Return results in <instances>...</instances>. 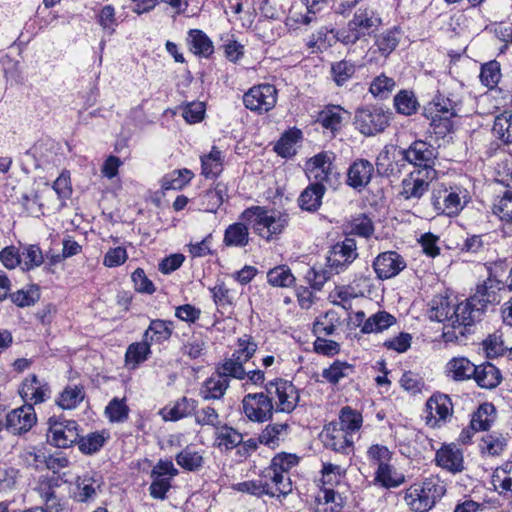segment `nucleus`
<instances>
[{"label": "nucleus", "instance_id": "obj_8", "mask_svg": "<svg viewBox=\"0 0 512 512\" xmlns=\"http://www.w3.org/2000/svg\"><path fill=\"white\" fill-rule=\"evenodd\" d=\"M277 96L278 92L274 85L259 84L244 93L243 104L250 111L263 114L275 107Z\"/></svg>", "mask_w": 512, "mask_h": 512}, {"label": "nucleus", "instance_id": "obj_28", "mask_svg": "<svg viewBox=\"0 0 512 512\" xmlns=\"http://www.w3.org/2000/svg\"><path fill=\"white\" fill-rule=\"evenodd\" d=\"M477 371L474 374V380L477 385L484 389H494L502 381L500 370L490 362L477 365Z\"/></svg>", "mask_w": 512, "mask_h": 512}, {"label": "nucleus", "instance_id": "obj_22", "mask_svg": "<svg viewBox=\"0 0 512 512\" xmlns=\"http://www.w3.org/2000/svg\"><path fill=\"white\" fill-rule=\"evenodd\" d=\"M259 480L268 485V490L272 493H267L271 497L286 496L292 491V482L289 475L281 474L278 470L271 465L266 467L259 476Z\"/></svg>", "mask_w": 512, "mask_h": 512}, {"label": "nucleus", "instance_id": "obj_44", "mask_svg": "<svg viewBox=\"0 0 512 512\" xmlns=\"http://www.w3.org/2000/svg\"><path fill=\"white\" fill-rule=\"evenodd\" d=\"M202 174L206 178L217 177L223 169L222 153L217 147L213 146L208 155L201 157Z\"/></svg>", "mask_w": 512, "mask_h": 512}, {"label": "nucleus", "instance_id": "obj_64", "mask_svg": "<svg viewBox=\"0 0 512 512\" xmlns=\"http://www.w3.org/2000/svg\"><path fill=\"white\" fill-rule=\"evenodd\" d=\"M19 458L26 467L39 470L45 464L46 454L41 449L31 447L23 450Z\"/></svg>", "mask_w": 512, "mask_h": 512}, {"label": "nucleus", "instance_id": "obj_7", "mask_svg": "<svg viewBox=\"0 0 512 512\" xmlns=\"http://www.w3.org/2000/svg\"><path fill=\"white\" fill-rule=\"evenodd\" d=\"M47 441L58 448H68L79 441L78 424L74 420L48 419Z\"/></svg>", "mask_w": 512, "mask_h": 512}, {"label": "nucleus", "instance_id": "obj_21", "mask_svg": "<svg viewBox=\"0 0 512 512\" xmlns=\"http://www.w3.org/2000/svg\"><path fill=\"white\" fill-rule=\"evenodd\" d=\"M434 179H436V177L426 178L424 172L413 170L402 180L400 195L405 200H419L428 192L430 183Z\"/></svg>", "mask_w": 512, "mask_h": 512}, {"label": "nucleus", "instance_id": "obj_9", "mask_svg": "<svg viewBox=\"0 0 512 512\" xmlns=\"http://www.w3.org/2000/svg\"><path fill=\"white\" fill-rule=\"evenodd\" d=\"M390 113L377 107H364L355 113V126L366 136L383 132L389 126Z\"/></svg>", "mask_w": 512, "mask_h": 512}, {"label": "nucleus", "instance_id": "obj_16", "mask_svg": "<svg viewBox=\"0 0 512 512\" xmlns=\"http://www.w3.org/2000/svg\"><path fill=\"white\" fill-rule=\"evenodd\" d=\"M322 438L324 446L337 453L348 455L353 451V438L339 428L337 422H330L324 427Z\"/></svg>", "mask_w": 512, "mask_h": 512}, {"label": "nucleus", "instance_id": "obj_12", "mask_svg": "<svg viewBox=\"0 0 512 512\" xmlns=\"http://www.w3.org/2000/svg\"><path fill=\"white\" fill-rule=\"evenodd\" d=\"M431 204L437 214H444L453 217L459 214L464 208L460 193L453 188L440 187L433 190Z\"/></svg>", "mask_w": 512, "mask_h": 512}, {"label": "nucleus", "instance_id": "obj_35", "mask_svg": "<svg viewBox=\"0 0 512 512\" xmlns=\"http://www.w3.org/2000/svg\"><path fill=\"white\" fill-rule=\"evenodd\" d=\"M197 403L194 399L182 397L175 402L173 407L164 408L162 416L164 420L177 421L194 413Z\"/></svg>", "mask_w": 512, "mask_h": 512}, {"label": "nucleus", "instance_id": "obj_5", "mask_svg": "<svg viewBox=\"0 0 512 512\" xmlns=\"http://www.w3.org/2000/svg\"><path fill=\"white\" fill-rule=\"evenodd\" d=\"M380 24L381 19L374 10L360 8L348 22L347 29L337 32V39L345 45L355 44L362 37L370 35Z\"/></svg>", "mask_w": 512, "mask_h": 512}, {"label": "nucleus", "instance_id": "obj_54", "mask_svg": "<svg viewBox=\"0 0 512 512\" xmlns=\"http://www.w3.org/2000/svg\"><path fill=\"white\" fill-rule=\"evenodd\" d=\"M506 444V439L501 434L492 433L482 437L479 448L482 454L496 456L503 452Z\"/></svg>", "mask_w": 512, "mask_h": 512}, {"label": "nucleus", "instance_id": "obj_14", "mask_svg": "<svg viewBox=\"0 0 512 512\" xmlns=\"http://www.w3.org/2000/svg\"><path fill=\"white\" fill-rule=\"evenodd\" d=\"M426 424L432 428L440 427L453 413L451 399L446 394H433L426 402Z\"/></svg>", "mask_w": 512, "mask_h": 512}, {"label": "nucleus", "instance_id": "obj_59", "mask_svg": "<svg viewBox=\"0 0 512 512\" xmlns=\"http://www.w3.org/2000/svg\"><path fill=\"white\" fill-rule=\"evenodd\" d=\"M355 65L350 61L341 60L331 65V75L337 86L344 85L355 74Z\"/></svg>", "mask_w": 512, "mask_h": 512}, {"label": "nucleus", "instance_id": "obj_49", "mask_svg": "<svg viewBox=\"0 0 512 512\" xmlns=\"http://www.w3.org/2000/svg\"><path fill=\"white\" fill-rule=\"evenodd\" d=\"M302 132L299 129L286 131L275 145V151L282 157L295 154V145L301 140Z\"/></svg>", "mask_w": 512, "mask_h": 512}, {"label": "nucleus", "instance_id": "obj_56", "mask_svg": "<svg viewBox=\"0 0 512 512\" xmlns=\"http://www.w3.org/2000/svg\"><path fill=\"white\" fill-rule=\"evenodd\" d=\"M106 438L103 433L92 432L86 436L79 435V441L76 442L79 450L85 455L97 453L105 444Z\"/></svg>", "mask_w": 512, "mask_h": 512}, {"label": "nucleus", "instance_id": "obj_29", "mask_svg": "<svg viewBox=\"0 0 512 512\" xmlns=\"http://www.w3.org/2000/svg\"><path fill=\"white\" fill-rule=\"evenodd\" d=\"M325 191V185L310 183L298 198L299 207L308 212H316L322 204Z\"/></svg>", "mask_w": 512, "mask_h": 512}, {"label": "nucleus", "instance_id": "obj_15", "mask_svg": "<svg viewBox=\"0 0 512 512\" xmlns=\"http://www.w3.org/2000/svg\"><path fill=\"white\" fill-rule=\"evenodd\" d=\"M19 394L25 405L41 404L51 397V388L44 379H39L35 374L28 375L21 384Z\"/></svg>", "mask_w": 512, "mask_h": 512}, {"label": "nucleus", "instance_id": "obj_63", "mask_svg": "<svg viewBox=\"0 0 512 512\" xmlns=\"http://www.w3.org/2000/svg\"><path fill=\"white\" fill-rule=\"evenodd\" d=\"M335 274L336 273L326 263V267L320 270H317L315 267L310 268L307 271L305 278L313 289L320 290L323 285Z\"/></svg>", "mask_w": 512, "mask_h": 512}, {"label": "nucleus", "instance_id": "obj_46", "mask_svg": "<svg viewBox=\"0 0 512 512\" xmlns=\"http://www.w3.org/2000/svg\"><path fill=\"white\" fill-rule=\"evenodd\" d=\"M98 485L96 484V480L86 474L83 476H79L76 479V491L74 492V498L78 502H90L96 497V488Z\"/></svg>", "mask_w": 512, "mask_h": 512}, {"label": "nucleus", "instance_id": "obj_4", "mask_svg": "<svg viewBox=\"0 0 512 512\" xmlns=\"http://www.w3.org/2000/svg\"><path fill=\"white\" fill-rule=\"evenodd\" d=\"M438 154L437 147L421 139L413 141L407 148L399 151L401 159L413 165L414 171L424 172L426 178L437 177L435 165Z\"/></svg>", "mask_w": 512, "mask_h": 512}, {"label": "nucleus", "instance_id": "obj_3", "mask_svg": "<svg viewBox=\"0 0 512 512\" xmlns=\"http://www.w3.org/2000/svg\"><path fill=\"white\" fill-rule=\"evenodd\" d=\"M445 493V485L438 478H427L421 484L407 489L404 501L412 511L427 512Z\"/></svg>", "mask_w": 512, "mask_h": 512}, {"label": "nucleus", "instance_id": "obj_55", "mask_svg": "<svg viewBox=\"0 0 512 512\" xmlns=\"http://www.w3.org/2000/svg\"><path fill=\"white\" fill-rule=\"evenodd\" d=\"M395 86V80L382 73L372 80L369 91L376 98L386 99L393 92Z\"/></svg>", "mask_w": 512, "mask_h": 512}, {"label": "nucleus", "instance_id": "obj_25", "mask_svg": "<svg viewBox=\"0 0 512 512\" xmlns=\"http://www.w3.org/2000/svg\"><path fill=\"white\" fill-rule=\"evenodd\" d=\"M401 39V31L394 27L375 36L374 45L370 48V53H379L383 58H387L398 46Z\"/></svg>", "mask_w": 512, "mask_h": 512}, {"label": "nucleus", "instance_id": "obj_27", "mask_svg": "<svg viewBox=\"0 0 512 512\" xmlns=\"http://www.w3.org/2000/svg\"><path fill=\"white\" fill-rule=\"evenodd\" d=\"M347 112L338 105H328L319 112L316 122L319 123L324 129L335 135L340 130L344 115Z\"/></svg>", "mask_w": 512, "mask_h": 512}, {"label": "nucleus", "instance_id": "obj_30", "mask_svg": "<svg viewBox=\"0 0 512 512\" xmlns=\"http://www.w3.org/2000/svg\"><path fill=\"white\" fill-rule=\"evenodd\" d=\"M477 365L466 357H454L446 365V372L455 381H464L474 378Z\"/></svg>", "mask_w": 512, "mask_h": 512}, {"label": "nucleus", "instance_id": "obj_20", "mask_svg": "<svg viewBox=\"0 0 512 512\" xmlns=\"http://www.w3.org/2000/svg\"><path fill=\"white\" fill-rule=\"evenodd\" d=\"M58 486L57 480L47 478L41 480L36 487V491L43 502L41 508L44 512H63L66 509V500L56 492Z\"/></svg>", "mask_w": 512, "mask_h": 512}, {"label": "nucleus", "instance_id": "obj_62", "mask_svg": "<svg viewBox=\"0 0 512 512\" xmlns=\"http://www.w3.org/2000/svg\"><path fill=\"white\" fill-rule=\"evenodd\" d=\"M257 350V344L248 335H244L239 338L237 349L232 354V358L246 363L255 354Z\"/></svg>", "mask_w": 512, "mask_h": 512}, {"label": "nucleus", "instance_id": "obj_6", "mask_svg": "<svg viewBox=\"0 0 512 512\" xmlns=\"http://www.w3.org/2000/svg\"><path fill=\"white\" fill-rule=\"evenodd\" d=\"M265 390L272 400L275 399V412L291 413L300 400L297 387L292 382L281 378L268 382Z\"/></svg>", "mask_w": 512, "mask_h": 512}, {"label": "nucleus", "instance_id": "obj_43", "mask_svg": "<svg viewBox=\"0 0 512 512\" xmlns=\"http://www.w3.org/2000/svg\"><path fill=\"white\" fill-rule=\"evenodd\" d=\"M492 133L504 144L512 142V111H504L495 117Z\"/></svg>", "mask_w": 512, "mask_h": 512}, {"label": "nucleus", "instance_id": "obj_51", "mask_svg": "<svg viewBox=\"0 0 512 512\" xmlns=\"http://www.w3.org/2000/svg\"><path fill=\"white\" fill-rule=\"evenodd\" d=\"M337 39V33L334 35V31L329 30L327 27H321L315 33H313L308 42L307 46L315 51H323L328 47L332 46V42Z\"/></svg>", "mask_w": 512, "mask_h": 512}, {"label": "nucleus", "instance_id": "obj_24", "mask_svg": "<svg viewBox=\"0 0 512 512\" xmlns=\"http://www.w3.org/2000/svg\"><path fill=\"white\" fill-rule=\"evenodd\" d=\"M373 171V165L368 160H356L348 169V185L355 189L367 186L371 181Z\"/></svg>", "mask_w": 512, "mask_h": 512}, {"label": "nucleus", "instance_id": "obj_60", "mask_svg": "<svg viewBox=\"0 0 512 512\" xmlns=\"http://www.w3.org/2000/svg\"><path fill=\"white\" fill-rule=\"evenodd\" d=\"M243 362H240L234 358L225 359L222 364H219L216 371L222 376L229 378H235L243 380L246 377V371L243 367Z\"/></svg>", "mask_w": 512, "mask_h": 512}, {"label": "nucleus", "instance_id": "obj_41", "mask_svg": "<svg viewBox=\"0 0 512 512\" xmlns=\"http://www.w3.org/2000/svg\"><path fill=\"white\" fill-rule=\"evenodd\" d=\"M375 481L385 488H395L400 486L405 477L402 473L398 472L390 462L383 467L380 466L375 471Z\"/></svg>", "mask_w": 512, "mask_h": 512}, {"label": "nucleus", "instance_id": "obj_18", "mask_svg": "<svg viewBox=\"0 0 512 512\" xmlns=\"http://www.w3.org/2000/svg\"><path fill=\"white\" fill-rule=\"evenodd\" d=\"M435 463L442 469L457 474L464 471L463 451L456 444H443L435 453Z\"/></svg>", "mask_w": 512, "mask_h": 512}, {"label": "nucleus", "instance_id": "obj_50", "mask_svg": "<svg viewBox=\"0 0 512 512\" xmlns=\"http://www.w3.org/2000/svg\"><path fill=\"white\" fill-rule=\"evenodd\" d=\"M396 321L395 317L391 314L382 311L370 316L362 325L361 331L363 333L381 332L389 328Z\"/></svg>", "mask_w": 512, "mask_h": 512}, {"label": "nucleus", "instance_id": "obj_31", "mask_svg": "<svg viewBox=\"0 0 512 512\" xmlns=\"http://www.w3.org/2000/svg\"><path fill=\"white\" fill-rule=\"evenodd\" d=\"M229 387V380L227 377H222L217 371L211 375L205 382L200 390V394L205 400H218L221 399Z\"/></svg>", "mask_w": 512, "mask_h": 512}, {"label": "nucleus", "instance_id": "obj_52", "mask_svg": "<svg viewBox=\"0 0 512 512\" xmlns=\"http://www.w3.org/2000/svg\"><path fill=\"white\" fill-rule=\"evenodd\" d=\"M193 177L188 169L174 170L162 179V188L165 190H180L187 185Z\"/></svg>", "mask_w": 512, "mask_h": 512}, {"label": "nucleus", "instance_id": "obj_33", "mask_svg": "<svg viewBox=\"0 0 512 512\" xmlns=\"http://www.w3.org/2000/svg\"><path fill=\"white\" fill-rule=\"evenodd\" d=\"M497 418L496 408L492 403L484 402L471 415L470 423L479 431H487Z\"/></svg>", "mask_w": 512, "mask_h": 512}, {"label": "nucleus", "instance_id": "obj_13", "mask_svg": "<svg viewBox=\"0 0 512 512\" xmlns=\"http://www.w3.org/2000/svg\"><path fill=\"white\" fill-rule=\"evenodd\" d=\"M332 159V153L322 152L307 161L306 173L311 183L318 185L331 183L332 178L336 175Z\"/></svg>", "mask_w": 512, "mask_h": 512}, {"label": "nucleus", "instance_id": "obj_40", "mask_svg": "<svg viewBox=\"0 0 512 512\" xmlns=\"http://www.w3.org/2000/svg\"><path fill=\"white\" fill-rule=\"evenodd\" d=\"M354 366L343 361L336 360L328 368L322 371V377L330 384L336 385L342 379L354 374Z\"/></svg>", "mask_w": 512, "mask_h": 512}, {"label": "nucleus", "instance_id": "obj_58", "mask_svg": "<svg viewBox=\"0 0 512 512\" xmlns=\"http://www.w3.org/2000/svg\"><path fill=\"white\" fill-rule=\"evenodd\" d=\"M431 122L430 127L432 129V133L435 134L437 138L444 139L449 134L453 132L454 125L452 119L455 116H448L443 114H430Z\"/></svg>", "mask_w": 512, "mask_h": 512}, {"label": "nucleus", "instance_id": "obj_48", "mask_svg": "<svg viewBox=\"0 0 512 512\" xmlns=\"http://www.w3.org/2000/svg\"><path fill=\"white\" fill-rule=\"evenodd\" d=\"M84 397L83 386H67L59 395L56 403L63 409H73L83 401Z\"/></svg>", "mask_w": 512, "mask_h": 512}, {"label": "nucleus", "instance_id": "obj_11", "mask_svg": "<svg viewBox=\"0 0 512 512\" xmlns=\"http://www.w3.org/2000/svg\"><path fill=\"white\" fill-rule=\"evenodd\" d=\"M358 257L356 241L353 238H345L342 242L332 246L326 258L328 266L339 274Z\"/></svg>", "mask_w": 512, "mask_h": 512}, {"label": "nucleus", "instance_id": "obj_42", "mask_svg": "<svg viewBox=\"0 0 512 512\" xmlns=\"http://www.w3.org/2000/svg\"><path fill=\"white\" fill-rule=\"evenodd\" d=\"M289 426L286 423H274L268 424L265 429L262 430L258 437V441L261 444H265L270 447H275L279 444L285 436L288 435Z\"/></svg>", "mask_w": 512, "mask_h": 512}, {"label": "nucleus", "instance_id": "obj_61", "mask_svg": "<svg viewBox=\"0 0 512 512\" xmlns=\"http://www.w3.org/2000/svg\"><path fill=\"white\" fill-rule=\"evenodd\" d=\"M394 106L398 113L408 116L416 112L418 102L412 92L401 90L394 97Z\"/></svg>", "mask_w": 512, "mask_h": 512}, {"label": "nucleus", "instance_id": "obj_10", "mask_svg": "<svg viewBox=\"0 0 512 512\" xmlns=\"http://www.w3.org/2000/svg\"><path fill=\"white\" fill-rule=\"evenodd\" d=\"M242 410L249 420L259 423L270 420L275 412L272 398L266 391L245 395Z\"/></svg>", "mask_w": 512, "mask_h": 512}, {"label": "nucleus", "instance_id": "obj_2", "mask_svg": "<svg viewBox=\"0 0 512 512\" xmlns=\"http://www.w3.org/2000/svg\"><path fill=\"white\" fill-rule=\"evenodd\" d=\"M239 220L246 222L255 234L268 241L281 234L289 223L287 214L270 212L262 206L245 209Z\"/></svg>", "mask_w": 512, "mask_h": 512}, {"label": "nucleus", "instance_id": "obj_23", "mask_svg": "<svg viewBox=\"0 0 512 512\" xmlns=\"http://www.w3.org/2000/svg\"><path fill=\"white\" fill-rule=\"evenodd\" d=\"M455 305L446 296H436L431 301L429 318L438 322L445 323L443 332L447 329L452 330V320L454 319Z\"/></svg>", "mask_w": 512, "mask_h": 512}, {"label": "nucleus", "instance_id": "obj_47", "mask_svg": "<svg viewBox=\"0 0 512 512\" xmlns=\"http://www.w3.org/2000/svg\"><path fill=\"white\" fill-rule=\"evenodd\" d=\"M267 281L274 287L288 288L295 284L296 278L286 265H279L267 273Z\"/></svg>", "mask_w": 512, "mask_h": 512}, {"label": "nucleus", "instance_id": "obj_39", "mask_svg": "<svg viewBox=\"0 0 512 512\" xmlns=\"http://www.w3.org/2000/svg\"><path fill=\"white\" fill-rule=\"evenodd\" d=\"M173 332V322L162 319L152 320L144 333L146 340L162 343L168 340Z\"/></svg>", "mask_w": 512, "mask_h": 512}, {"label": "nucleus", "instance_id": "obj_53", "mask_svg": "<svg viewBox=\"0 0 512 512\" xmlns=\"http://www.w3.org/2000/svg\"><path fill=\"white\" fill-rule=\"evenodd\" d=\"M175 460L180 467L189 471H196L203 465L202 454L189 446L179 452Z\"/></svg>", "mask_w": 512, "mask_h": 512}, {"label": "nucleus", "instance_id": "obj_37", "mask_svg": "<svg viewBox=\"0 0 512 512\" xmlns=\"http://www.w3.org/2000/svg\"><path fill=\"white\" fill-rule=\"evenodd\" d=\"M363 417L362 414L352 409L350 406L343 407L339 412L338 427L343 429L347 434L352 437V434L359 431L362 427Z\"/></svg>", "mask_w": 512, "mask_h": 512}, {"label": "nucleus", "instance_id": "obj_17", "mask_svg": "<svg viewBox=\"0 0 512 512\" xmlns=\"http://www.w3.org/2000/svg\"><path fill=\"white\" fill-rule=\"evenodd\" d=\"M36 421L37 417L34 407L24 404L6 415L5 427L11 433L18 435L29 431Z\"/></svg>", "mask_w": 512, "mask_h": 512}, {"label": "nucleus", "instance_id": "obj_32", "mask_svg": "<svg viewBox=\"0 0 512 512\" xmlns=\"http://www.w3.org/2000/svg\"><path fill=\"white\" fill-rule=\"evenodd\" d=\"M187 43L192 53L208 58L214 51L210 38L199 29H191L188 32Z\"/></svg>", "mask_w": 512, "mask_h": 512}, {"label": "nucleus", "instance_id": "obj_1", "mask_svg": "<svg viewBox=\"0 0 512 512\" xmlns=\"http://www.w3.org/2000/svg\"><path fill=\"white\" fill-rule=\"evenodd\" d=\"M503 283L492 277H488L481 285L477 286L474 295L464 302L455 305L452 330L447 329L442 333L445 342H459L469 328L480 321L489 306H494L501 301L500 291Z\"/></svg>", "mask_w": 512, "mask_h": 512}, {"label": "nucleus", "instance_id": "obj_57", "mask_svg": "<svg viewBox=\"0 0 512 512\" xmlns=\"http://www.w3.org/2000/svg\"><path fill=\"white\" fill-rule=\"evenodd\" d=\"M150 353V343L144 338L142 342L132 343L128 346L125 354L126 363L135 367L145 361Z\"/></svg>", "mask_w": 512, "mask_h": 512}, {"label": "nucleus", "instance_id": "obj_26", "mask_svg": "<svg viewBox=\"0 0 512 512\" xmlns=\"http://www.w3.org/2000/svg\"><path fill=\"white\" fill-rule=\"evenodd\" d=\"M249 241V227L244 221L230 224L224 231L223 244L227 247L243 248Z\"/></svg>", "mask_w": 512, "mask_h": 512}, {"label": "nucleus", "instance_id": "obj_38", "mask_svg": "<svg viewBox=\"0 0 512 512\" xmlns=\"http://www.w3.org/2000/svg\"><path fill=\"white\" fill-rule=\"evenodd\" d=\"M215 439L219 448L232 450L242 442V434L235 428L224 424L215 430Z\"/></svg>", "mask_w": 512, "mask_h": 512}, {"label": "nucleus", "instance_id": "obj_19", "mask_svg": "<svg viewBox=\"0 0 512 512\" xmlns=\"http://www.w3.org/2000/svg\"><path fill=\"white\" fill-rule=\"evenodd\" d=\"M406 267L404 258L395 251L379 254L373 261V269L379 279H389L398 275Z\"/></svg>", "mask_w": 512, "mask_h": 512}, {"label": "nucleus", "instance_id": "obj_34", "mask_svg": "<svg viewBox=\"0 0 512 512\" xmlns=\"http://www.w3.org/2000/svg\"><path fill=\"white\" fill-rule=\"evenodd\" d=\"M460 102L453 96H445L438 93L434 96L433 100L429 103L426 109L430 114H443L448 116H457L459 111Z\"/></svg>", "mask_w": 512, "mask_h": 512}, {"label": "nucleus", "instance_id": "obj_45", "mask_svg": "<svg viewBox=\"0 0 512 512\" xmlns=\"http://www.w3.org/2000/svg\"><path fill=\"white\" fill-rule=\"evenodd\" d=\"M492 484L500 495L512 493V461L506 462L493 472Z\"/></svg>", "mask_w": 512, "mask_h": 512}, {"label": "nucleus", "instance_id": "obj_36", "mask_svg": "<svg viewBox=\"0 0 512 512\" xmlns=\"http://www.w3.org/2000/svg\"><path fill=\"white\" fill-rule=\"evenodd\" d=\"M330 1L331 0H304L306 13L302 14L296 11H290V19L299 24L310 25L316 22V14L322 11Z\"/></svg>", "mask_w": 512, "mask_h": 512}]
</instances>
